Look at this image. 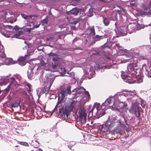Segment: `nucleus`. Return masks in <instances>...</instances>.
Masks as SVG:
<instances>
[{
    "label": "nucleus",
    "mask_w": 151,
    "mask_h": 151,
    "mask_svg": "<svg viewBox=\"0 0 151 151\" xmlns=\"http://www.w3.org/2000/svg\"><path fill=\"white\" fill-rule=\"evenodd\" d=\"M22 17L28 20H29L30 22V24L29 26L31 27L29 28H26L24 29H21L17 25H16L14 27L11 25H5L3 24V26L4 27V29H12L13 31L16 32L15 34L13 35V37H16L17 38H20L19 36L22 35L24 31H26L27 32H30L32 30L34 29L35 28H38V24L37 22L35 21L34 18H32L33 17H37V15H33L30 16H27L24 14H21Z\"/></svg>",
    "instance_id": "nucleus-1"
},
{
    "label": "nucleus",
    "mask_w": 151,
    "mask_h": 151,
    "mask_svg": "<svg viewBox=\"0 0 151 151\" xmlns=\"http://www.w3.org/2000/svg\"><path fill=\"white\" fill-rule=\"evenodd\" d=\"M106 109V107L102 104L100 106L99 103H95L92 109L89 111L88 116H89L90 114H91V117L93 116L94 114V116L96 115L99 118L105 114V111Z\"/></svg>",
    "instance_id": "nucleus-2"
},
{
    "label": "nucleus",
    "mask_w": 151,
    "mask_h": 151,
    "mask_svg": "<svg viewBox=\"0 0 151 151\" xmlns=\"http://www.w3.org/2000/svg\"><path fill=\"white\" fill-rule=\"evenodd\" d=\"M37 61L34 59L32 60L29 62V67L30 68L27 72V76L29 79H32L37 76V70H38V65Z\"/></svg>",
    "instance_id": "nucleus-3"
},
{
    "label": "nucleus",
    "mask_w": 151,
    "mask_h": 151,
    "mask_svg": "<svg viewBox=\"0 0 151 151\" xmlns=\"http://www.w3.org/2000/svg\"><path fill=\"white\" fill-rule=\"evenodd\" d=\"M122 77L125 82L129 83H140L142 82L143 81V76L142 75L131 77L124 74L122 76Z\"/></svg>",
    "instance_id": "nucleus-4"
},
{
    "label": "nucleus",
    "mask_w": 151,
    "mask_h": 151,
    "mask_svg": "<svg viewBox=\"0 0 151 151\" xmlns=\"http://www.w3.org/2000/svg\"><path fill=\"white\" fill-rule=\"evenodd\" d=\"M71 93V86H68L61 90L60 94L59 95V99L61 97V100H63L65 96Z\"/></svg>",
    "instance_id": "nucleus-5"
},
{
    "label": "nucleus",
    "mask_w": 151,
    "mask_h": 151,
    "mask_svg": "<svg viewBox=\"0 0 151 151\" xmlns=\"http://www.w3.org/2000/svg\"><path fill=\"white\" fill-rule=\"evenodd\" d=\"M71 110L70 109H68L67 106L65 108L62 107L59 109V114L61 115L65 119H68L69 113Z\"/></svg>",
    "instance_id": "nucleus-6"
},
{
    "label": "nucleus",
    "mask_w": 151,
    "mask_h": 151,
    "mask_svg": "<svg viewBox=\"0 0 151 151\" xmlns=\"http://www.w3.org/2000/svg\"><path fill=\"white\" fill-rule=\"evenodd\" d=\"M124 102H120L118 106H115V105L114 104L112 106V107L115 108V109L121 113L126 111L128 109L127 107V104L124 103Z\"/></svg>",
    "instance_id": "nucleus-7"
},
{
    "label": "nucleus",
    "mask_w": 151,
    "mask_h": 151,
    "mask_svg": "<svg viewBox=\"0 0 151 151\" xmlns=\"http://www.w3.org/2000/svg\"><path fill=\"white\" fill-rule=\"evenodd\" d=\"M130 111L131 113L134 114L137 117H139L140 116L139 107L136 103H133Z\"/></svg>",
    "instance_id": "nucleus-8"
},
{
    "label": "nucleus",
    "mask_w": 151,
    "mask_h": 151,
    "mask_svg": "<svg viewBox=\"0 0 151 151\" xmlns=\"http://www.w3.org/2000/svg\"><path fill=\"white\" fill-rule=\"evenodd\" d=\"M16 81H17L13 77H9L8 76L2 77L0 79V85H4L8 82L11 83Z\"/></svg>",
    "instance_id": "nucleus-9"
},
{
    "label": "nucleus",
    "mask_w": 151,
    "mask_h": 151,
    "mask_svg": "<svg viewBox=\"0 0 151 151\" xmlns=\"http://www.w3.org/2000/svg\"><path fill=\"white\" fill-rule=\"evenodd\" d=\"M81 119V121L84 122L86 120V113L85 109L83 106H79V111L78 112Z\"/></svg>",
    "instance_id": "nucleus-10"
},
{
    "label": "nucleus",
    "mask_w": 151,
    "mask_h": 151,
    "mask_svg": "<svg viewBox=\"0 0 151 151\" xmlns=\"http://www.w3.org/2000/svg\"><path fill=\"white\" fill-rule=\"evenodd\" d=\"M19 85V84L18 83L17 81H14V82L10 83L7 87L4 90H3V91L4 93H7L9 92L11 88L12 87L13 88L14 86H15V87H17Z\"/></svg>",
    "instance_id": "nucleus-11"
},
{
    "label": "nucleus",
    "mask_w": 151,
    "mask_h": 151,
    "mask_svg": "<svg viewBox=\"0 0 151 151\" xmlns=\"http://www.w3.org/2000/svg\"><path fill=\"white\" fill-rule=\"evenodd\" d=\"M131 24H130L126 27H122L121 30L119 31V32L121 33V35L122 36H124L126 35L127 33L126 29H128V30H132L134 29V27H132V28Z\"/></svg>",
    "instance_id": "nucleus-12"
},
{
    "label": "nucleus",
    "mask_w": 151,
    "mask_h": 151,
    "mask_svg": "<svg viewBox=\"0 0 151 151\" xmlns=\"http://www.w3.org/2000/svg\"><path fill=\"white\" fill-rule=\"evenodd\" d=\"M132 53L129 54V55L130 56L129 57V58H131L130 61V63L132 64V65L135 67H137V64L138 62V59L137 58H133Z\"/></svg>",
    "instance_id": "nucleus-13"
},
{
    "label": "nucleus",
    "mask_w": 151,
    "mask_h": 151,
    "mask_svg": "<svg viewBox=\"0 0 151 151\" xmlns=\"http://www.w3.org/2000/svg\"><path fill=\"white\" fill-rule=\"evenodd\" d=\"M28 46L27 45L24 47L23 49L27 51V56H29L33 54L35 50L33 49L34 48H28Z\"/></svg>",
    "instance_id": "nucleus-14"
},
{
    "label": "nucleus",
    "mask_w": 151,
    "mask_h": 151,
    "mask_svg": "<svg viewBox=\"0 0 151 151\" xmlns=\"http://www.w3.org/2000/svg\"><path fill=\"white\" fill-rule=\"evenodd\" d=\"M4 61V64L6 65L14 64L17 62L15 61H13L12 58H5Z\"/></svg>",
    "instance_id": "nucleus-15"
},
{
    "label": "nucleus",
    "mask_w": 151,
    "mask_h": 151,
    "mask_svg": "<svg viewBox=\"0 0 151 151\" xmlns=\"http://www.w3.org/2000/svg\"><path fill=\"white\" fill-rule=\"evenodd\" d=\"M117 99L120 102H125L126 100V98L125 95V93L119 94L117 95Z\"/></svg>",
    "instance_id": "nucleus-16"
},
{
    "label": "nucleus",
    "mask_w": 151,
    "mask_h": 151,
    "mask_svg": "<svg viewBox=\"0 0 151 151\" xmlns=\"http://www.w3.org/2000/svg\"><path fill=\"white\" fill-rule=\"evenodd\" d=\"M136 94V93L135 92L130 91L125 93V95L126 98V100H127L133 98Z\"/></svg>",
    "instance_id": "nucleus-17"
},
{
    "label": "nucleus",
    "mask_w": 151,
    "mask_h": 151,
    "mask_svg": "<svg viewBox=\"0 0 151 151\" xmlns=\"http://www.w3.org/2000/svg\"><path fill=\"white\" fill-rule=\"evenodd\" d=\"M106 123L110 128H112L115 126L116 123L115 120L114 119L108 120Z\"/></svg>",
    "instance_id": "nucleus-18"
},
{
    "label": "nucleus",
    "mask_w": 151,
    "mask_h": 151,
    "mask_svg": "<svg viewBox=\"0 0 151 151\" xmlns=\"http://www.w3.org/2000/svg\"><path fill=\"white\" fill-rule=\"evenodd\" d=\"M80 9L75 7L70 10V14L76 16L80 12Z\"/></svg>",
    "instance_id": "nucleus-19"
},
{
    "label": "nucleus",
    "mask_w": 151,
    "mask_h": 151,
    "mask_svg": "<svg viewBox=\"0 0 151 151\" xmlns=\"http://www.w3.org/2000/svg\"><path fill=\"white\" fill-rule=\"evenodd\" d=\"M132 74L135 75V76L142 75V71L141 69L139 68H136L134 70Z\"/></svg>",
    "instance_id": "nucleus-20"
},
{
    "label": "nucleus",
    "mask_w": 151,
    "mask_h": 151,
    "mask_svg": "<svg viewBox=\"0 0 151 151\" xmlns=\"http://www.w3.org/2000/svg\"><path fill=\"white\" fill-rule=\"evenodd\" d=\"M52 82L50 83V85L49 86V87L48 88H47V87H44L42 88L41 89V92L40 93V94L41 93L43 94L44 93H45V94H47V92L50 89V88L52 84Z\"/></svg>",
    "instance_id": "nucleus-21"
},
{
    "label": "nucleus",
    "mask_w": 151,
    "mask_h": 151,
    "mask_svg": "<svg viewBox=\"0 0 151 151\" xmlns=\"http://www.w3.org/2000/svg\"><path fill=\"white\" fill-rule=\"evenodd\" d=\"M101 130L103 132H106L108 131L110 128L109 126L107 125V124L106 123L105 124H103L101 127Z\"/></svg>",
    "instance_id": "nucleus-22"
},
{
    "label": "nucleus",
    "mask_w": 151,
    "mask_h": 151,
    "mask_svg": "<svg viewBox=\"0 0 151 151\" xmlns=\"http://www.w3.org/2000/svg\"><path fill=\"white\" fill-rule=\"evenodd\" d=\"M111 99L110 98L107 99L102 104L103 106H104L106 107V108H108V107L109 106V105L111 103Z\"/></svg>",
    "instance_id": "nucleus-23"
},
{
    "label": "nucleus",
    "mask_w": 151,
    "mask_h": 151,
    "mask_svg": "<svg viewBox=\"0 0 151 151\" xmlns=\"http://www.w3.org/2000/svg\"><path fill=\"white\" fill-rule=\"evenodd\" d=\"M25 60V58L24 57H20L17 60L19 62V64L21 65H25V63L24 61Z\"/></svg>",
    "instance_id": "nucleus-24"
},
{
    "label": "nucleus",
    "mask_w": 151,
    "mask_h": 151,
    "mask_svg": "<svg viewBox=\"0 0 151 151\" xmlns=\"http://www.w3.org/2000/svg\"><path fill=\"white\" fill-rule=\"evenodd\" d=\"M137 67H135L134 65H133L132 64H131V63L129 64V65L127 66V68L128 70L129 71L131 72L132 73L134 71V70L136 68H137Z\"/></svg>",
    "instance_id": "nucleus-25"
},
{
    "label": "nucleus",
    "mask_w": 151,
    "mask_h": 151,
    "mask_svg": "<svg viewBox=\"0 0 151 151\" xmlns=\"http://www.w3.org/2000/svg\"><path fill=\"white\" fill-rule=\"evenodd\" d=\"M119 9H118L116 10L118 13L119 14H121L122 15H124L126 13L124 9L122 8L121 6H119Z\"/></svg>",
    "instance_id": "nucleus-26"
},
{
    "label": "nucleus",
    "mask_w": 151,
    "mask_h": 151,
    "mask_svg": "<svg viewBox=\"0 0 151 151\" xmlns=\"http://www.w3.org/2000/svg\"><path fill=\"white\" fill-rule=\"evenodd\" d=\"M66 19L68 21V22L70 24H76L77 23V22L76 21H75L74 22L73 21V19L71 18V17H68L66 18Z\"/></svg>",
    "instance_id": "nucleus-27"
},
{
    "label": "nucleus",
    "mask_w": 151,
    "mask_h": 151,
    "mask_svg": "<svg viewBox=\"0 0 151 151\" xmlns=\"http://www.w3.org/2000/svg\"><path fill=\"white\" fill-rule=\"evenodd\" d=\"M103 22L105 26H108L110 23L109 19L106 17H104Z\"/></svg>",
    "instance_id": "nucleus-28"
},
{
    "label": "nucleus",
    "mask_w": 151,
    "mask_h": 151,
    "mask_svg": "<svg viewBox=\"0 0 151 151\" xmlns=\"http://www.w3.org/2000/svg\"><path fill=\"white\" fill-rule=\"evenodd\" d=\"M80 89H83L84 90L85 93L87 96L86 97V101H88L89 100V99L90 98V95L89 93L87 91H86V89L84 88H83L82 87H80Z\"/></svg>",
    "instance_id": "nucleus-29"
},
{
    "label": "nucleus",
    "mask_w": 151,
    "mask_h": 151,
    "mask_svg": "<svg viewBox=\"0 0 151 151\" xmlns=\"http://www.w3.org/2000/svg\"><path fill=\"white\" fill-rule=\"evenodd\" d=\"M102 36H100L98 35L93 37V39L94 42L100 40Z\"/></svg>",
    "instance_id": "nucleus-30"
},
{
    "label": "nucleus",
    "mask_w": 151,
    "mask_h": 151,
    "mask_svg": "<svg viewBox=\"0 0 151 151\" xmlns=\"http://www.w3.org/2000/svg\"><path fill=\"white\" fill-rule=\"evenodd\" d=\"M26 86L28 88V89L27 88V91L28 92L29 95L31 96V93H30V92H31L32 91L31 89L32 85L31 84H29V83H28L26 84Z\"/></svg>",
    "instance_id": "nucleus-31"
},
{
    "label": "nucleus",
    "mask_w": 151,
    "mask_h": 151,
    "mask_svg": "<svg viewBox=\"0 0 151 151\" xmlns=\"http://www.w3.org/2000/svg\"><path fill=\"white\" fill-rule=\"evenodd\" d=\"M19 105V104L16 102H13L10 105V107L12 108H17Z\"/></svg>",
    "instance_id": "nucleus-32"
},
{
    "label": "nucleus",
    "mask_w": 151,
    "mask_h": 151,
    "mask_svg": "<svg viewBox=\"0 0 151 151\" xmlns=\"http://www.w3.org/2000/svg\"><path fill=\"white\" fill-rule=\"evenodd\" d=\"M90 31V35L91 36H94L96 34L95 29L93 27L90 28L89 29Z\"/></svg>",
    "instance_id": "nucleus-33"
},
{
    "label": "nucleus",
    "mask_w": 151,
    "mask_h": 151,
    "mask_svg": "<svg viewBox=\"0 0 151 151\" xmlns=\"http://www.w3.org/2000/svg\"><path fill=\"white\" fill-rule=\"evenodd\" d=\"M62 100H61V97L59 99V97H58V102L57 104V105L56 106L55 109L53 110V112H54L55 110H57V106H60L61 105V101Z\"/></svg>",
    "instance_id": "nucleus-34"
},
{
    "label": "nucleus",
    "mask_w": 151,
    "mask_h": 151,
    "mask_svg": "<svg viewBox=\"0 0 151 151\" xmlns=\"http://www.w3.org/2000/svg\"><path fill=\"white\" fill-rule=\"evenodd\" d=\"M125 125L123 124H119L117 126V127L122 131H123L125 128Z\"/></svg>",
    "instance_id": "nucleus-35"
},
{
    "label": "nucleus",
    "mask_w": 151,
    "mask_h": 151,
    "mask_svg": "<svg viewBox=\"0 0 151 151\" xmlns=\"http://www.w3.org/2000/svg\"><path fill=\"white\" fill-rule=\"evenodd\" d=\"M139 60H147V57L146 56H140L139 57Z\"/></svg>",
    "instance_id": "nucleus-36"
},
{
    "label": "nucleus",
    "mask_w": 151,
    "mask_h": 151,
    "mask_svg": "<svg viewBox=\"0 0 151 151\" xmlns=\"http://www.w3.org/2000/svg\"><path fill=\"white\" fill-rule=\"evenodd\" d=\"M121 131H121V130H119L117 127L114 130V132L118 134H121Z\"/></svg>",
    "instance_id": "nucleus-37"
},
{
    "label": "nucleus",
    "mask_w": 151,
    "mask_h": 151,
    "mask_svg": "<svg viewBox=\"0 0 151 151\" xmlns=\"http://www.w3.org/2000/svg\"><path fill=\"white\" fill-rule=\"evenodd\" d=\"M45 63H44V62L42 60L41 61L40 63H38V68L39 67H40L45 66Z\"/></svg>",
    "instance_id": "nucleus-38"
},
{
    "label": "nucleus",
    "mask_w": 151,
    "mask_h": 151,
    "mask_svg": "<svg viewBox=\"0 0 151 151\" xmlns=\"http://www.w3.org/2000/svg\"><path fill=\"white\" fill-rule=\"evenodd\" d=\"M0 56L1 58H5L6 55L4 53V52H1L0 53Z\"/></svg>",
    "instance_id": "nucleus-39"
},
{
    "label": "nucleus",
    "mask_w": 151,
    "mask_h": 151,
    "mask_svg": "<svg viewBox=\"0 0 151 151\" xmlns=\"http://www.w3.org/2000/svg\"><path fill=\"white\" fill-rule=\"evenodd\" d=\"M48 20L47 19H44L41 21L43 24H46L48 22Z\"/></svg>",
    "instance_id": "nucleus-40"
},
{
    "label": "nucleus",
    "mask_w": 151,
    "mask_h": 151,
    "mask_svg": "<svg viewBox=\"0 0 151 151\" xmlns=\"http://www.w3.org/2000/svg\"><path fill=\"white\" fill-rule=\"evenodd\" d=\"M54 38L53 37H50L47 39V40L48 41H53Z\"/></svg>",
    "instance_id": "nucleus-41"
},
{
    "label": "nucleus",
    "mask_w": 151,
    "mask_h": 151,
    "mask_svg": "<svg viewBox=\"0 0 151 151\" xmlns=\"http://www.w3.org/2000/svg\"><path fill=\"white\" fill-rule=\"evenodd\" d=\"M20 143L22 145L24 146H27L28 145V144L26 142H20Z\"/></svg>",
    "instance_id": "nucleus-42"
},
{
    "label": "nucleus",
    "mask_w": 151,
    "mask_h": 151,
    "mask_svg": "<svg viewBox=\"0 0 151 151\" xmlns=\"http://www.w3.org/2000/svg\"><path fill=\"white\" fill-rule=\"evenodd\" d=\"M56 54L55 53H50L49 54V56H54L55 55H56Z\"/></svg>",
    "instance_id": "nucleus-43"
},
{
    "label": "nucleus",
    "mask_w": 151,
    "mask_h": 151,
    "mask_svg": "<svg viewBox=\"0 0 151 151\" xmlns=\"http://www.w3.org/2000/svg\"><path fill=\"white\" fill-rule=\"evenodd\" d=\"M70 28L72 30H76V28L75 26H71Z\"/></svg>",
    "instance_id": "nucleus-44"
},
{
    "label": "nucleus",
    "mask_w": 151,
    "mask_h": 151,
    "mask_svg": "<svg viewBox=\"0 0 151 151\" xmlns=\"http://www.w3.org/2000/svg\"><path fill=\"white\" fill-rule=\"evenodd\" d=\"M22 93L24 95H28L27 94V93L26 91H25L24 90H23L22 91Z\"/></svg>",
    "instance_id": "nucleus-45"
},
{
    "label": "nucleus",
    "mask_w": 151,
    "mask_h": 151,
    "mask_svg": "<svg viewBox=\"0 0 151 151\" xmlns=\"http://www.w3.org/2000/svg\"><path fill=\"white\" fill-rule=\"evenodd\" d=\"M38 107L40 108L41 111L43 110V109H44V110L45 109V108H44V106H42V107H41L40 106H38Z\"/></svg>",
    "instance_id": "nucleus-46"
},
{
    "label": "nucleus",
    "mask_w": 151,
    "mask_h": 151,
    "mask_svg": "<svg viewBox=\"0 0 151 151\" xmlns=\"http://www.w3.org/2000/svg\"><path fill=\"white\" fill-rule=\"evenodd\" d=\"M116 46L118 47V49H119L120 48H121V46L119 45L118 44H116L115 45Z\"/></svg>",
    "instance_id": "nucleus-47"
},
{
    "label": "nucleus",
    "mask_w": 151,
    "mask_h": 151,
    "mask_svg": "<svg viewBox=\"0 0 151 151\" xmlns=\"http://www.w3.org/2000/svg\"><path fill=\"white\" fill-rule=\"evenodd\" d=\"M72 146H73L70 143L69 145H68V147L70 148V149L72 150Z\"/></svg>",
    "instance_id": "nucleus-48"
},
{
    "label": "nucleus",
    "mask_w": 151,
    "mask_h": 151,
    "mask_svg": "<svg viewBox=\"0 0 151 151\" xmlns=\"http://www.w3.org/2000/svg\"><path fill=\"white\" fill-rule=\"evenodd\" d=\"M35 143H37V140H34V141L32 140V144L33 145H34V144L35 143Z\"/></svg>",
    "instance_id": "nucleus-49"
},
{
    "label": "nucleus",
    "mask_w": 151,
    "mask_h": 151,
    "mask_svg": "<svg viewBox=\"0 0 151 151\" xmlns=\"http://www.w3.org/2000/svg\"><path fill=\"white\" fill-rule=\"evenodd\" d=\"M131 6H133L135 5V3H131L130 4Z\"/></svg>",
    "instance_id": "nucleus-50"
},
{
    "label": "nucleus",
    "mask_w": 151,
    "mask_h": 151,
    "mask_svg": "<svg viewBox=\"0 0 151 151\" xmlns=\"http://www.w3.org/2000/svg\"><path fill=\"white\" fill-rule=\"evenodd\" d=\"M17 78H19V80L18 81H20L21 80H20V79L21 78V77H20V76H18L17 77Z\"/></svg>",
    "instance_id": "nucleus-51"
},
{
    "label": "nucleus",
    "mask_w": 151,
    "mask_h": 151,
    "mask_svg": "<svg viewBox=\"0 0 151 151\" xmlns=\"http://www.w3.org/2000/svg\"><path fill=\"white\" fill-rule=\"evenodd\" d=\"M149 72L147 74V76L148 77H149V78H151V75H149Z\"/></svg>",
    "instance_id": "nucleus-52"
},
{
    "label": "nucleus",
    "mask_w": 151,
    "mask_h": 151,
    "mask_svg": "<svg viewBox=\"0 0 151 151\" xmlns=\"http://www.w3.org/2000/svg\"><path fill=\"white\" fill-rule=\"evenodd\" d=\"M38 150L39 151H42V150L41 148H39V149H38Z\"/></svg>",
    "instance_id": "nucleus-53"
},
{
    "label": "nucleus",
    "mask_w": 151,
    "mask_h": 151,
    "mask_svg": "<svg viewBox=\"0 0 151 151\" xmlns=\"http://www.w3.org/2000/svg\"><path fill=\"white\" fill-rule=\"evenodd\" d=\"M146 65H145V64H144V65H143V67H146Z\"/></svg>",
    "instance_id": "nucleus-54"
},
{
    "label": "nucleus",
    "mask_w": 151,
    "mask_h": 151,
    "mask_svg": "<svg viewBox=\"0 0 151 151\" xmlns=\"http://www.w3.org/2000/svg\"><path fill=\"white\" fill-rule=\"evenodd\" d=\"M151 6V3L150 4L149 8Z\"/></svg>",
    "instance_id": "nucleus-55"
},
{
    "label": "nucleus",
    "mask_w": 151,
    "mask_h": 151,
    "mask_svg": "<svg viewBox=\"0 0 151 151\" xmlns=\"http://www.w3.org/2000/svg\"><path fill=\"white\" fill-rule=\"evenodd\" d=\"M55 67H56V65H55V66H54V67H53V68H55Z\"/></svg>",
    "instance_id": "nucleus-56"
},
{
    "label": "nucleus",
    "mask_w": 151,
    "mask_h": 151,
    "mask_svg": "<svg viewBox=\"0 0 151 151\" xmlns=\"http://www.w3.org/2000/svg\"><path fill=\"white\" fill-rule=\"evenodd\" d=\"M107 59H110V57H107Z\"/></svg>",
    "instance_id": "nucleus-57"
},
{
    "label": "nucleus",
    "mask_w": 151,
    "mask_h": 151,
    "mask_svg": "<svg viewBox=\"0 0 151 151\" xmlns=\"http://www.w3.org/2000/svg\"><path fill=\"white\" fill-rule=\"evenodd\" d=\"M86 136V135H83V137H85Z\"/></svg>",
    "instance_id": "nucleus-58"
},
{
    "label": "nucleus",
    "mask_w": 151,
    "mask_h": 151,
    "mask_svg": "<svg viewBox=\"0 0 151 151\" xmlns=\"http://www.w3.org/2000/svg\"><path fill=\"white\" fill-rule=\"evenodd\" d=\"M148 13L150 14V11H148Z\"/></svg>",
    "instance_id": "nucleus-59"
},
{
    "label": "nucleus",
    "mask_w": 151,
    "mask_h": 151,
    "mask_svg": "<svg viewBox=\"0 0 151 151\" xmlns=\"http://www.w3.org/2000/svg\"><path fill=\"white\" fill-rule=\"evenodd\" d=\"M39 26H40V24H38V27H39Z\"/></svg>",
    "instance_id": "nucleus-60"
},
{
    "label": "nucleus",
    "mask_w": 151,
    "mask_h": 151,
    "mask_svg": "<svg viewBox=\"0 0 151 151\" xmlns=\"http://www.w3.org/2000/svg\"><path fill=\"white\" fill-rule=\"evenodd\" d=\"M115 8V6H114L113 8Z\"/></svg>",
    "instance_id": "nucleus-61"
},
{
    "label": "nucleus",
    "mask_w": 151,
    "mask_h": 151,
    "mask_svg": "<svg viewBox=\"0 0 151 151\" xmlns=\"http://www.w3.org/2000/svg\"><path fill=\"white\" fill-rule=\"evenodd\" d=\"M108 135H110L111 134H108Z\"/></svg>",
    "instance_id": "nucleus-62"
},
{
    "label": "nucleus",
    "mask_w": 151,
    "mask_h": 151,
    "mask_svg": "<svg viewBox=\"0 0 151 151\" xmlns=\"http://www.w3.org/2000/svg\"><path fill=\"white\" fill-rule=\"evenodd\" d=\"M35 147V148H37V147Z\"/></svg>",
    "instance_id": "nucleus-63"
}]
</instances>
